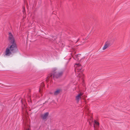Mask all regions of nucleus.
<instances>
[{
	"label": "nucleus",
	"instance_id": "nucleus-9",
	"mask_svg": "<svg viewBox=\"0 0 130 130\" xmlns=\"http://www.w3.org/2000/svg\"><path fill=\"white\" fill-rule=\"evenodd\" d=\"M95 123L97 125L99 126V123L97 122L96 121H94Z\"/></svg>",
	"mask_w": 130,
	"mask_h": 130
},
{
	"label": "nucleus",
	"instance_id": "nucleus-8",
	"mask_svg": "<svg viewBox=\"0 0 130 130\" xmlns=\"http://www.w3.org/2000/svg\"><path fill=\"white\" fill-rule=\"evenodd\" d=\"M83 95V94L80 93L78 94V95L76 97V99L77 101H79V99L81 98L80 96Z\"/></svg>",
	"mask_w": 130,
	"mask_h": 130
},
{
	"label": "nucleus",
	"instance_id": "nucleus-7",
	"mask_svg": "<svg viewBox=\"0 0 130 130\" xmlns=\"http://www.w3.org/2000/svg\"><path fill=\"white\" fill-rule=\"evenodd\" d=\"M62 90L61 89H57L56 90V91H55L54 93V94L55 95H57L61 92H62Z\"/></svg>",
	"mask_w": 130,
	"mask_h": 130
},
{
	"label": "nucleus",
	"instance_id": "nucleus-1",
	"mask_svg": "<svg viewBox=\"0 0 130 130\" xmlns=\"http://www.w3.org/2000/svg\"><path fill=\"white\" fill-rule=\"evenodd\" d=\"M18 51V48L16 42L10 43L6 49L5 55L9 56L10 55L16 53Z\"/></svg>",
	"mask_w": 130,
	"mask_h": 130
},
{
	"label": "nucleus",
	"instance_id": "nucleus-2",
	"mask_svg": "<svg viewBox=\"0 0 130 130\" xmlns=\"http://www.w3.org/2000/svg\"><path fill=\"white\" fill-rule=\"evenodd\" d=\"M56 70L57 69L55 68L53 69V73H51L48 75L46 80L47 82L50 79H52L53 76L54 79H55V78H58L62 75L63 73V72H58L56 71Z\"/></svg>",
	"mask_w": 130,
	"mask_h": 130
},
{
	"label": "nucleus",
	"instance_id": "nucleus-10",
	"mask_svg": "<svg viewBox=\"0 0 130 130\" xmlns=\"http://www.w3.org/2000/svg\"><path fill=\"white\" fill-rule=\"evenodd\" d=\"M41 87H43L44 86V83H42L41 85Z\"/></svg>",
	"mask_w": 130,
	"mask_h": 130
},
{
	"label": "nucleus",
	"instance_id": "nucleus-11",
	"mask_svg": "<svg viewBox=\"0 0 130 130\" xmlns=\"http://www.w3.org/2000/svg\"><path fill=\"white\" fill-rule=\"evenodd\" d=\"M26 130H30L29 128H28L26 129Z\"/></svg>",
	"mask_w": 130,
	"mask_h": 130
},
{
	"label": "nucleus",
	"instance_id": "nucleus-3",
	"mask_svg": "<svg viewBox=\"0 0 130 130\" xmlns=\"http://www.w3.org/2000/svg\"><path fill=\"white\" fill-rule=\"evenodd\" d=\"M8 36V40L10 43L15 42L14 38L11 32H9Z\"/></svg>",
	"mask_w": 130,
	"mask_h": 130
},
{
	"label": "nucleus",
	"instance_id": "nucleus-12",
	"mask_svg": "<svg viewBox=\"0 0 130 130\" xmlns=\"http://www.w3.org/2000/svg\"><path fill=\"white\" fill-rule=\"evenodd\" d=\"M40 88H39V91H40Z\"/></svg>",
	"mask_w": 130,
	"mask_h": 130
},
{
	"label": "nucleus",
	"instance_id": "nucleus-5",
	"mask_svg": "<svg viewBox=\"0 0 130 130\" xmlns=\"http://www.w3.org/2000/svg\"><path fill=\"white\" fill-rule=\"evenodd\" d=\"M48 115L49 113L48 112H46L44 114L41 115V117L43 120H45L47 118Z\"/></svg>",
	"mask_w": 130,
	"mask_h": 130
},
{
	"label": "nucleus",
	"instance_id": "nucleus-4",
	"mask_svg": "<svg viewBox=\"0 0 130 130\" xmlns=\"http://www.w3.org/2000/svg\"><path fill=\"white\" fill-rule=\"evenodd\" d=\"M110 42L109 41H107L105 43L104 46L103 48V50H105L110 46Z\"/></svg>",
	"mask_w": 130,
	"mask_h": 130
},
{
	"label": "nucleus",
	"instance_id": "nucleus-6",
	"mask_svg": "<svg viewBox=\"0 0 130 130\" xmlns=\"http://www.w3.org/2000/svg\"><path fill=\"white\" fill-rule=\"evenodd\" d=\"M76 65L77 66L76 69L78 71H77L82 72L83 70H82V66L79 63H77Z\"/></svg>",
	"mask_w": 130,
	"mask_h": 130
}]
</instances>
